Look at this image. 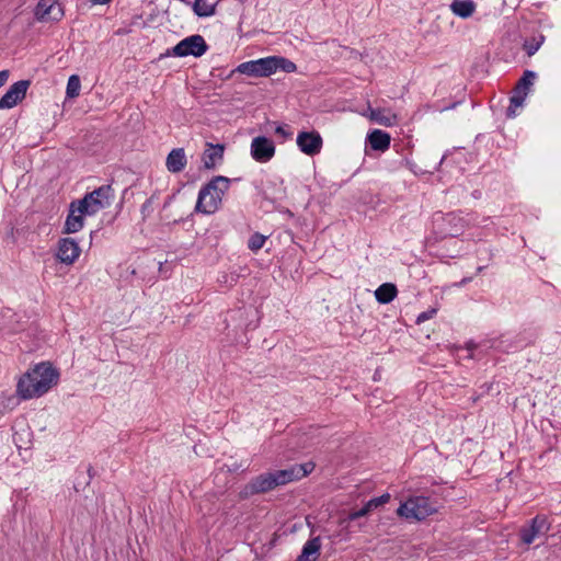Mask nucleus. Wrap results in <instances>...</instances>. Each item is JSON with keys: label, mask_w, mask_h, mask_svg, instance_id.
<instances>
[{"label": "nucleus", "mask_w": 561, "mask_h": 561, "mask_svg": "<svg viewBox=\"0 0 561 561\" xmlns=\"http://www.w3.org/2000/svg\"><path fill=\"white\" fill-rule=\"evenodd\" d=\"M59 373L49 363H39L25 373L16 385V393L23 400L39 398L57 385Z\"/></svg>", "instance_id": "obj_1"}, {"label": "nucleus", "mask_w": 561, "mask_h": 561, "mask_svg": "<svg viewBox=\"0 0 561 561\" xmlns=\"http://www.w3.org/2000/svg\"><path fill=\"white\" fill-rule=\"evenodd\" d=\"M231 182L232 180L227 176L216 175L203 185L198 192L195 211L205 215L216 213L219 209L222 203V196L228 192Z\"/></svg>", "instance_id": "obj_2"}, {"label": "nucleus", "mask_w": 561, "mask_h": 561, "mask_svg": "<svg viewBox=\"0 0 561 561\" xmlns=\"http://www.w3.org/2000/svg\"><path fill=\"white\" fill-rule=\"evenodd\" d=\"M285 484H287V481L283 469L264 472L252 478L244 484L238 496L239 500H248L254 495L267 493Z\"/></svg>", "instance_id": "obj_3"}, {"label": "nucleus", "mask_w": 561, "mask_h": 561, "mask_svg": "<svg viewBox=\"0 0 561 561\" xmlns=\"http://www.w3.org/2000/svg\"><path fill=\"white\" fill-rule=\"evenodd\" d=\"M437 512V506L434 501L427 496L410 497L407 502L402 503L397 514L407 519L423 520L426 517Z\"/></svg>", "instance_id": "obj_4"}, {"label": "nucleus", "mask_w": 561, "mask_h": 561, "mask_svg": "<svg viewBox=\"0 0 561 561\" xmlns=\"http://www.w3.org/2000/svg\"><path fill=\"white\" fill-rule=\"evenodd\" d=\"M209 46L205 38L199 34L187 36L180 41L175 46L169 48L164 54L160 55V59L164 57H187L193 56L199 58L205 55Z\"/></svg>", "instance_id": "obj_5"}, {"label": "nucleus", "mask_w": 561, "mask_h": 561, "mask_svg": "<svg viewBox=\"0 0 561 561\" xmlns=\"http://www.w3.org/2000/svg\"><path fill=\"white\" fill-rule=\"evenodd\" d=\"M466 227L467 220L455 213L434 218V232L439 239L456 238L462 234Z\"/></svg>", "instance_id": "obj_6"}, {"label": "nucleus", "mask_w": 561, "mask_h": 561, "mask_svg": "<svg viewBox=\"0 0 561 561\" xmlns=\"http://www.w3.org/2000/svg\"><path fill=\"white\" fill-rule=\"evenodd\" d=\"M236 70L250 77H268L276 72L275 56L242 62Z\"/></svg>", "instance_id": "obj_7"}, {"label": "nucleus", "mask_w": 561, "mask_h": 561, "mask_svg": "<svg viewBox=\"0 0 561 561\" xmlns=\"http://www.w3.org/2000/svg\"><path fill=\"white\" fill-rule=\"evenodd\" d=\"M550 523L545 515H536L529 520L528 526H524L519 530L520 540L525 545L534 542L535 538L545 535L550 530Z\"/></svg>", "instance_id": "obj_8"}, {"label": "nucleus", "mask_w": 561, "mask_h": 561, "mask_svg": "<svg viewBox=\"0 0 561 561\" xmlns=\"http://www.w3.org/2000/svg\"><path fill=\"white\" fill-rule=\"evenodd\" d=\"M30 85V80H20L14 82L0 98V110L12 108L22 102L26 96V92Z\"/></svg>", "instance_id": "obj_9"}, {"label": "nucleus", "mask_w": 561, "mask_h": 561, "mask_svg": "<svg viewBox=\"0 0 561 561\" xmlns=\"http://www.w3.org/2000/svg\"><path fill=\"white\" fill-rule=\"evenodd\" d=\"M275 154V145L265 136H257L251 142V156L261 163L268 162Z\"/></svg>", "instance_id": "obj_10"}, {"label": "nucleus", "mask_w": 561, "mask_h": 561, "mask_svg": "<svg viewBox=\"0 0 561 561\" xmlns=\"http://www.w3.org/2000/svg\"><path fill=\"white\" fill-rule=\"evenodd\" d=\"M296 142L301 152L311 157L318 154L323 145L321 135L316 130L300 131Z\"/></svg>", "instance_id": "obj_11"}, {"label": "nucleus", "mask_w": 561, "mask_h": 561, "mask_svg": "<svg viewBox=\"0 0 561 561\" xmlns=\"http://www.w3.org/2000/svg\"><path fill=\"white\" fill-rule=\"evenodd\" d=\"M81 249L73 238H61L58 241L57 259L67 265L72 264L80 255Z\"/></svg>", "instance_id": "obj_12"}, {"label": "nucleus", "mask_w": 561, "mask_h": 561, "mask_svg": "<svg viewBox=\"0 0 561 561\" xmlns=\"http://www.w3.org/2000/svg\"><path fill=\"white\" fill-rule=\"evenodd\" d=\"M85 197L90 201V204L98 213L99 210L106 208L111 205L114 199V190L112 185H102L90 193L85 194Z\"/></svg>", "instance_id": "obj_13"}, {"label": "nucleus", "mask_w": 561, "mask_h": 561, "mask_svg": "<svg viewBox=\"0 0 561 561\" xmlns=\"http://www.w3.org/2000/svg\"><path fill=\"white\" fill-rule=\"evenodd\" d=\"M206 147L202 154L203 168L206 170H215L224 160L225 145L206 142Z\"/></svg>", "instance_id": "obj_14"}, {"label": "nucleus", "mask_w": 561, "mask_h": 561, "mask_svg": "<svg viewBox=\"0 0 561 561\" xmlns=\"http://www.w3.org/2000/svg\"><path fill=\"white\" fill-rule=\"evenodd\" d=\"M528 344L525 337L522 336H511L508 334L501 335L500 337L493 340L492 347L504 352L511 353L516 352Z\"/></svg>", "instance_id": "obj_15"}, {"label": "nucleus", "mask_w": 561, "mask_h": 561, "mask_svg": "<svg viewBox=\"0 0 561 561\" xmlns=\"http://www.w3.org/2000/svg\"><path fill=\"white\" fill-rule=\"evenodd\" d=\"M390 135L381 129H374L370 133H368L366 137V144L369 145V147L376 151L383 152L388 150L390 147Z\"/></svg>", "instance_id": "obj_16"}, {"label": "nucleus", "mask_w": 561, "mask_h": 561, "mask_svg": "<svg viewBox=\"0 0 561 561\" xmlns=\"http://www.w3.org/2000/svg\"><path fill=\"white\" fill-rule=\"evenodd\" d=\"M187 158L183 148L172 149L165 160V167L171 173H180L184 170Z\"/></svg>", "instance_id": "obj_17"}, {"label": "nucleus", "mask_w": 561, "mask_h": 561, "mask_svg": "<svg viewBox=\"0 0 561 561\" xmlns=\"http://www.w3.org/2000/svg\"><path fill=\"white\" fill-rule=\"evenodd\" d=\"M320 550L321 539L320 537H313L304 545L296 561H317L320 557Z\"/></svg>", "instance_id": "obj_18"}, {"label": "nucleus", "mask_w": 561, "mask_h": 561, "mask_svg": "<svg viewBox=\"0 0 561 561\" xmlns=\"http://www.w3.org/2000/svg\"><path fill=\"white\" fill-rule=\"evenodd\" d=\"M314 463L311 461L294 465L289 468L283 469L287 483L300 480L311 473L314 469Z\"/></svg>", "instance_id": "obj_19"}, {"label": "nucleus", "mask_w": 561, "mask_h": 561, "mask_svg": "<svg viewBox=\"0 0 561 561\" xmlns=\"http://www.w3.org/2000/svg\"><path fill=\"white\" fill-rule=\"evenodd\" d=\"M284 193L283 187L276 186L273 182L264 184L259 192L263 201L273 205L280 203L284 199Z\"/></svg>", "instance_id": "obj_20"}, {"label": "nucleus", "mask_w": 561, "mask_h": 561, "mask_svg": "<svg viewBox=\"0 0 561 561\" xmlns=\"http://www.w3.org/2000/svg\"><path fill=\"white\" fill-rule=\"evenodd\" d=\"M84 226V217L76 213L75 209L69 207V214L67 215L62 233L70 234L80 231Z\"/></svg>", "instance_id": "obj_21"}, {"label": "nucleus", "mask_w": 561, "mask_h": 561, "mask_svg": "<svg viewBox=\"0 0 561 561\" xmlns=\"http://www.w3.org/2000/svg\"><path fill=\"white\" fill-rule=\"evenodd\" d=\"M398 294L397 286L392 283H383L375 290V298L379 304H390Z\"/></svg>", "instance_id": "obj_22"}, {"label": "nucleus", "mask_w": 561, "mask_h": 561, "mask_svg": "<svg viewBox=\"0 0 561 561\" xmlns=\"http://www.w3.org/2000/svg\"><path fill=\"white\" fill-rule=\"evenodd\" d=\"M450 9L457 16L467 19L473 14L476 5L471 0H455L451 3Z\"/></svg>", "instance_id": "obj_23"}, {"label": "nucleus", "mask_w": 561, "mask_h": 561, "mask_svg": "<svg viewBox=\"0 0 561 561\" xmlns=\"http://www.w3.org/2000/svg\"><path fill=\"white\" fill-rule=\"evenodd\" d=\"M536 77L537 75L535 71L525 70L522 78L517 81L514 91L527 95L530 87L534 84Z\"/></svg>", "instance_id": "obj_24"}, {"label": "nucleus", "mask_w": 561, "mask_h": 561, "mask_svg": "<svg viewBox=\"0 0 561 561\" xmlns=\"http://www.w3.org/2000/svg\"><path fill=\"white\" fill-rule=\"evenodd\" d=\"M69 207L71 209H75L76 213L80 214L81 216L85 215H94L96 214L95 209L90 204V201L85 197V195L81 199H77L70 203Z\"/></svg>", "instance_id": "obj_25"}, {"label": "nucleus", "mask_w": 561, "mask_h": 561, "mask_svg": "<svg viewBox=\"0 0 561 561\" xmlns=\"http://www.w3.org/2000/svg\"><path fill=\"white\" fill-rule=\"evenodd\" d=\"M193 11L198 18H208L215 14L216 5L208 4L206 0H195Z\"/></svg>", "instance_id": "obj_26"}, {"label": "nucleus", "mask_w": 561, "mask_h": 561, "mask_svg": "<svg viewBox=\"0 0 561 561\" xmlns=\"http://www.w3.org/2000/svg\"><path fill=\"white\" fill-rule=\"evenodd\" d=\"M51 2L50 0H41L34 11L36 20L41 22H46L47 16L51 13Z\"/></svg>", "instance_id": "obj_27"}, {"label": "nucleus", "mask_w": 561, "mask_h": 561, "mask_svg": "<svg viewBox=\"0 0 561 561\" xmlns=\"http://www.w3.org/2000/svg\"><path fill=\"white\" fill-rule=\"evenodd\" d=\"M81 81L78 75H71L67 82L66 95L68 99H75L80 94Z\"/></svg>", "instance_id": "obj_28"}, {"label": "nucleus", "mask_w": 561, "mask_h": 561, "mask_svg": "<svg viewBox=\"0 0 561 561\" xmlns=\"http://www.w3.org/2000/svg\"><path fill=\"white\" fill-rule=\"evenodd\" d=\"M394 118H396V116H393V117L386 116L383 114V110H381V108H370V119L380 125H383L386 127L392 126L394 123Z\"/></svg>", "instance_id": "obj_29"}, {"label": "nucleus", "mask_w": 561, "mask_h": 561, "mask_svg": "<svg viewBox=\"0 0 561 561\" xmlns=\"http://www.w3.org/2000/svg\"><path fill=\"white\" fill-rule=\"evenodd\" d=\"M527 95L514 91V94L510 98V106L506 110V116L508 118L515 117V108L524 104Z\"/></svg>", "instance_id": "obj_30"}, {"label": "nucleus", "mask_w": 561, "mask_h": 561, "mask_svg": "<svg viewBox=\"0 0 561 561\" xmlns=\"http://www.w3.org/2000/svg\"><path fill=\"white\" fill-rule=\"evenodd\" d=\"M275 64H276V71L282 70L284 72L290 73L295 72L297 69V66L291 60L282 57V56H275Z\"/></svg>", "instance_id": "obj_31"}, {"label": "nucleus", "mask_w": 561, "mask_h": 561, "mask_svg": "<svg viewBox=\"0 0 561 561\" xmlns=\"http://www.w3.org/2000/svg\"><path fill=\"white\" fill-rule=\"evenodd\" d=\"M266 239L267 238L264 234L254 232L248 240V248L253 252H257L263 248Z\"/></svg>", "instance_id": "obj_32"}, {"label": "nucleus", "mask_w": 561, "mask_h": 561, "mask_svg": "<svg viewBox=\"0 0 561 561\" xmlns=\"http://www.w3.org/2000/svg\"><path fill=\"white\" fill-rule=\"evenodd\" d=\"M545 37L540 35L539 39L533 38L530 41H525L524 43V50L528 56H533L537 53V50L540 48L541 44L543 43Z\"/></svg>", "instance_id": "obj_33"}, {"label": "nucleus", "mask_w": 561, "mask_h": 561, "mask_svg": "<svg viewBox=\"0 0 561 561\" xmlns=\"http://www.w3.org/2000/svg\"><path fill=\"white\" fill-rule=\"evenodd\" d=\"M389 501H390V494L383 493L380 496L370 499L366 504L371 512L373 510L378 508L379 506L388 503Z\"/></svg>", "instance_id": "obj_34"}, {"label": "nucleus", "mask_w": 561, "mask_h": 561, "mask_svg": "<svg viewBox=\"0 0 561 561\" xmlns=\"http://www.w3.org/2000/svg\"><path fill=\"white\" fill-rule=\"evenodd\" d=\"M154 195L150 196L149 198H147L145 201V203L141 205L140 207V213H141V216H142V219H147L153 211V201H154Z\"/></svg>", "instance_id": "obj_35"}, {"label": "nucleus", "mask_w": 561, "mask_h": 561, "mask_svg": "<svg viewBox=\"0 0 561 561\" xmlns=\"http://www.w3.org/2000/svg\"><path fill=\"white\" fill-rule=\"evenodd\" d=\"M51 13L46 19V22L50 21H59L64 16V10L60 4L53 3L51 4Z\"/></svg>", "instance_id": "obj_36"}, {"label": "nucleus", "mask_w": 561, "mask_h": 561, "mask_svg": "<svg viewBox=\"0 0 561 561\" xmlns=\"http://www.w3.org/2000/svg\"><path fill=\"white\" fill-rule=\"evenodd\" d=\"M436 313H437V309H435V308L423 311L416 317L415 322H416V324H421V323L432 319Z\"/></svg>", "instance_id": "obj_37"}, {"label": "nucleus", "mask_w": 561, "mask_h": 561, "mask_svg": "<svg viewBox=\"0 0 561 561\" xmlns=\"http://www.w3.org/2000/svg\"><path fill=\"white\" fill-rule=\"evenodd\" d=\"M90 484V479H85L83 477V473L80 472L78 474V477L76 478V482H75V490L78 492L80 490H83L85 486H88Z\"/></svg>", "instance_id": "obj_38"}, {"label": "nucleus", "mask_w": 561, "mask_h": 561, "mask_svg": "<svg viewBox=\"0 0 561 561\" xmlns=\"http://www.w3.org/2000/svg\"><path fill=\"white\" fill-rule=\"evenodd\" d=\"M370 510L368 508L367 504H365L360 510L354 511L348 514V520H355L359 517L366 516Z\"/></svg>", "instance_id": "obj_39"}, {"label": "nucleus", "mask_w": 561, "mask_h": 561, "mask_svg": "<svg viewBox=\"0 0 561 561\" xmlns=\"http://www.w3.org/2000/svg\"><path fill=\"white\" fill-rule=\"evenodd\" d=\"M275 133L277 135H279L280 137H283L284 139H287V138H291L293 136V133L290 130H287L284 126L282 125H278L276 128H275Z\"/></svg>", "instance_id": "obj_40"}, {"label": "nucleus", "mask_w": 561, "mask_h": 561, "mask_svg": "<svg viewBox=\"0 0 561 561\" xmlns=\"http://www.w3.org/2000/svg\"><path fill=\"white\" fill-rule=\"evenodd\" d=\"M9 76H10L9 70L4 69V70L0 71V88L7 83Z\"/></svg>", "instance_id": "obj_41"}, {"label": "nucleus", "mask_w": 561, "mask_h": 561, "mask_svg": "<svg viewBox=\"0 0 561 561\" xmlns=\"http://www.w3.org/2000/svg\"><path fill=\"white\" fill-rule=\"evenodd\" d=\"M87 472H88V479H90V481L92 480V478L94 477L95 472L93 470V467L92 466H89L88 469H87Z\"/></svg>", "instance_id": "obj_42"}, {"label": "nucleus", "mask_w": 561, "mask_h": 561, "mask_svg": "<svg viewBox=\"0 0 561 561\" xmlns=\"http://www.w3.org/2000/svg\"><path fill=\"white\" fill-rule=\"evenodd\" d=\"M112 0H91V2L93 4H107L110 3Z\"/></svg>", "instance_id": "obj_43"}, {"label": "nucleus", "mask_w": 561, "mask_h": 561, "mask_svg": "<svg viewBox=\"0 0 561 561\" xmlns=\"http://www.w3.org/2000/svg\"><path fill=\"white\" fill-rule=\"evenodd\" d=\"M403 163H405V165H407V167H409V165H410V161H409V160H407V159H401V160H400V164H403Z\"/></svg>", "instance_id": "obj_44"}, {"label": "nucleus", "mask_w": 561, "mask_h": 561, "mask_svg": "<svg viewBox=\"0 0 561 561\" xmlns=\"http://www.w3.org/2000/svg\"><path fill=\"white\" fill-rule=\"evenodd\" d=\"M485 267H486V265H480V266H478L477 272L481 273Z\"/></svg>", "instance_id": "obj_45"}, {"label": "nucleus", "mask_w": 561, "mask_h": 561, "mask_svg": "<svg viewBox=\"0 0 561 561\" xmlns=\"http://www.w3.org/2000/svg\"><path fill=\"white\" fill-rule=\"evenodd\" d=\"M467 347H468V350H471V348L476 347V344L473 342H469L467 344Z\"/></svg>", "instance_id": "obj_46"}, {"label": "nucleus", "mask_w": 561, "mask_h": 561, "mask_svg": "<svg viewBox=\"0 0 561 561\" xmlns=\"http://www.w3.org/2000/svg\"><path fill=\"white\" fill-rule=\"evenodd\" d=\"M444 160H445V156L442 157L439 164H442Z\"/></svg>", "instance_id": "obj_47"}]
</instances>
